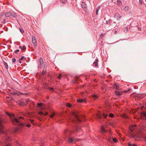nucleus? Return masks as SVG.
<instances>
[{
	"instance_id": "obj_25",
	"label": "nucleus",
	"mask_w": 146,
	"mask_h": 146,
	"mask_svg": "<svg viewBox=\"0 0 146 146\" xmlns=\"http://www.w3.org/2000/svg\"><path fill=\"white\" fill-rule=\"evenodd\" d=\"M129 7L128 6H125V8H124V10L125 11H128L129 10Z\"/></svg>"
},
{
	"instance_id": "obj_34",
	"label": "nucleus",
	"mask_w": 146,
	"mask_h": 146,
	"mask_svg": "<svg viewBox=\"0 0 146 146\" xmlns=\"http://www.w3.org/2000/svg\"><path fill=\"white\" fill-rule=\"evenodd\" d=\"M97 117L98 118H101L102 116L101 115L99 114H98L97 115Z\"/></svg>"
},
{
	"instance_id": "obj_24",
	"label": "nucleus",
	"mask_w": 146,
	"mask_h": 146,
	"mask_svg": "<svg viewBox=\"0 0 146 146\" xmlns=\"http://www.w3.org/2000/svg\"><path fill=\"white\" fill-rule=\"evenodd\" d=\"M11 16L14 17H15L16 16V15L14 13L11 12Z\"/></svg>"
},
{
	"instance_id": "obj_50",
	"label": "nucleus",
	"mask_w": 146,
	"mask_h": 146,
	"mask_svg": "<svg viewBox=\"0 0 146 146\" xmlns=\"http://www.w3.org/2000/svg\"><path fill=\"white\" fill-rule=\"evenodd\" d=\"M11 146V144L10 143H8L7 144V146Z\"/></svg>"
},
{
	"instance_id": "obj_59",
	"label": "nucleus",
	"mask_w": 146,
	"mask_h": 146,
	"mask_svg": "<svg viewBox=\"0 0 146 146\" xmlns=\"http://www.w3.org/2000/svg\"><path fill=\"white\" fill-rule=\"evenodd\" d=\"M142 129L143 130H145V129H143V128H142Z\"/></svg>"
},
{
	"instance_id": "obj_17",
	"label": "nucleus",
	"mask_w": 146,
	"mask_h": 146,
	"mask_svg": "<svg viewBox=\"0 0 146 146\" xmlns=\"http://www.w3.org/2000/svg\"><path fill=\"white\" fill-rule=\"evenodd\" d=\"M101 132L102 133H106L107 131L103 127H102L101 128Z\"/></svg>"
},
{
	"instance_id": "obj_12",
	"label": "nucleus",
	"mask_w": 146,
	"mask_h": 146,
	"mask_svg": "<svg viewBox=\"0 0 146 146\" xmlns=\"http://www.w3.org/2000/svg\"><path fill=\"white\" fill-rule=\"evenodd\" d=\"M117 5L119 7H120L122 5V2L120 0H117Z\"/></svg>"
},
{
	"instance_id": "obj_15",
	"label": "nucleus",
	"mask_w": 146,
	"mask_h": 146,
	"mask_svg": "<svg viewBox=\"0 0 146 146\" xmlns=\"http://www.w3.org/2000/svg\"><path fill=\"white\" fill-rule=\"evenodd\" d=\"M77 101L79 103H82L84 102L85 103H86V102L85 100H84L82 99H78L77 100Z\"/></svg>"
},
{
	"instance_id": "obj_46",
	"label": "nucleus",
	"mask_w": 146,
	"mask_h": 146,
	"mask_svg": "<svg viewBox=\"0 0 146 146\" xmlns=\"http://www.w3.org/2000/svg\"><path fill=\"white\" fill-rule=\"evenodd\" d=\"M19 50L18 49V50H16L15 51V53H17V52H19Z\"/></svg>"
},
{
	"instance_id": "obj_61",
	"label": "nucleus",
	"mask_w": 146,
	"mask_h": 146,
	"mask_svg": "<svg viewBox=\"0 0 146 146\" xmlns=\"http://www.w3.org/2000/svg\"><path fill=\"white\" fill-rule=\"evenodd\" d=\"M145 106H145L146 107V103H145Z\"/></svg>"
},
{
	"instance_id": "obj_42",
	"label": "nucleus",
	"mask_w": 146,
	"mask_h": 146,
	"mask_svg": "<svg viewBox=\"0 0 146 146\" xmlns=\"http://www.w3.org/2000/svg\"><path fill=\"white\" fill-rule=\"evenodd\" d=\"M113 140L114 142H117V139L115 138H113Z\"/></svg>"
},
{
	"instance_id": "obj_21",
	"label": "nucleus",
	"mask_w": 146,
	"mask_h": 146,
	"mask_svg": "<svg viewBox=\"0 0 146 146\" xmlns=\"http://www.w3.org/2000/svg\"><path fill=\"white\" fill-rule=\"evenodd\" d=\"M46 68H45L44 67L43 70L42 72V75H44L46 73Z\"/></svg>"
},
{
	"instance_id": "obj_36",
	"label": "nucleus",
	"mask_w": 146,
	"mask_h": 146,
	"mask_svg": "<svg viewBox=\"0 0 146 146\" xmlns=\"http://www.w3.org/2000/svg\"><path fill=\"white\" fill-rule=\"evenodd\" d=\"M66 106L68 107H70L71 106V105L69 103H67L66 104Z\"/></svg>"
},
{
	"instance_id": "obj_43",
	"label": "nucleus",
	"mask_w": 146,
	"mask_h": 146,
	"mask_svg": "<svg viewBox=\"0 0 146 146\" xmlns=\"http://www.w3.org/2000/svg\"><path fill=\"white\" fill-rule=\"evenodd\" d=\"M26 126L28 127H30L31 126V125L29 123H28L26 125Z\"/></svg>"
},
{
	"instance_id": "obj_48",
	"label": "nucleus",
	"mask_w": 146,
	"mask_h": 146,
	"mask_svg": "<svg viewBox=\"0 0 146 146\" xmlns=\"http://www.w3.org/2000/svg\"><path fill=\"white\" fill-rule=\"evenodd\" d=\"M139 3L141 5L142 4V3L141 1L140 0H139Z\"/></svg>"
},
{
	"instance_id": "obj_11",
	"label": "nucleus",
	"mask_w": 146,
	"mask_h": 146,
	"mask_svg": "<svg viewBox=\"0 0 146 146\" xmlns=\"http://www.w3.org/2000/svg\"><path fill=\"white\" fill-rule=\"evenodd\" d=\"M64 134L65 135L67 136H68L70 135L71 133L68 130H66L64 132Z\"/></svg>"
},
{
	"instance_id": "obj_45",
	"label": "nucleus",
	"mask_w": 146,
	"mask_h": 146,
	"mask_svg": "<svg viewBox=\"0 0 146 146\" xmlns=\"http://www.w3.org/2000/svg\"><path fill=\"white\" fill-rule=\"evenodd\" d=\"M22 49H23V50L25 49L26 48V46L25 45H23L22 47Z\"/></svg>"
},
{
	"instance_id": "obj_28",
	"label": "nucleus",
	"mask_w": 146,
	"mask_h": 146,
	"mask_svg": "<svg viewBox=\"0 0 146 146\" xmlns=\"http://www.w3.org/2000/svg\"><path fill=\"white\" fill-rule=\"evenodd\" d=\"M4 65L6 68L7 69L8 68V66L7 64L5 62L4 63Z\"/></svg>"
},
{
	"instance_id": "obj_49",
	"label": "nucleus",
	"mask_w": 146,
	"mask_h": 146,
	"mask_svg": "<svg viewBox=\"0 0 146 146\" xmlns=\"http://www.w3.org/2000/svg\"><path fill=\"white\" fill-rule=\"evenodd\" d=\"M104 34H101L100 36V37H102V36H103L104 35Z\"/></svg>"
},
{
	"instance_id": "obj_53",
	"label": "nucleus",
	"mask_w": 146,
	"mask_h": 146,
	"mask_svg": "<svg viewBox=\"0 0 146 146\" xmlns=\"http://www.w3.org/2000/svg\"><path fill=\"white\" fill-rule=\"evenodd\" d=\"M21 61H22V60H20V58L19 59V62L20 63H21Z\"/></svg>"
},
{
	"instance_id": "obj_30",
	"label": "nucleus",
	"mask_w": 146,
	"mask_h": 146,
	"mask_svg": "<svg viewBox=\"0 0 146 146\" xmlns=\"http://www.w3.org/2000/svg\"><path fill=\"white\" fill-rule=\"evenodd\" d=\"M124 31L125 33H127V32L128 31V29L127 27H125L124 28Z\"/></svg>"
},
{
	"instance_id": "obj_58",
	"label": "nucleus",
	"mask_w": 146,
	"mask_h": 146,
	"mask_svg": "<svg viewBox=\"0 0 146 146\" xmlns=\"http://www.w3.org/2000/svg\"><path fill=\"white\" fill-rule=\"evenodd\" d=\"M17 144H18L19 145H20V144H19V143H18V142H17Z\"/></svg>"
},
{
	"instance_id": "obj_33",
	"label": "nucleus",
	"mask_w": 146,
	"mask_h": 146,
	"mask_svg": "<svg viewBox=\"0 0 146 146\" xmlns=\"http://www.w3.org/2000/svg\"><path fill=\"white\" fill-rule=\"evenodd\" d=\"M130 90H131L130 89H128V90H123L122 92V93L123 92H125V93L127 92H128L129 91H130Z\"/></svg>"
},
{
	"instance_id": "obj_41",
	"label": "nucleus",
	"mask_w": 146,
	"mask_h": 146,
	"mask_svg": "<svg viewBox=\"0 0 146 146\" xmlns=\"http://www.w3.org/2000/svg\"><path fill=\"white\" fill-rule=\"evenodd\" d=\"M103 117H104L105 118H106V117L108 116V115L107 114H104V113L103 114Z\"/></svg>"
},
{
	"instance_id": "obj_5",
	"label": "nucleus",
	"mask_w": 146,
	"mask_h": 146,
	"mask_svg": "<svg viewBox=\"0 0 146 146\" xmlns=\"http://www.w3.org/2000/svg\"><path fill=\"white\" fill-rule=\"evenodd\" d=\"M79 139H75L74 138H70L68 139V141L69 143H72L74 142H75L76 141H78L79 140Z\"/></svg>"
},
{
	"instance_id": "obj_54",
	"label": "nucleus",
	"mask_w": 146,
	"mask_h": 146,
	"mask_svg": "<svg viewBox=\"0 0 146 146\" xmlns=\"http://www.w3.org/2000/svg\"><path fill=\"white\" fill-rule=\"evenodd\" d=\"M22 118H23V117H19V119H22Z\"/></svg>"
},
{
	"instance_id": "obj_20",
	"label": "nucleus",
	"mask_w": 146,
	"mask_h": 146,
	"mask_svg": "<svg viewBox=\"0 0 146 146\" xmlns=\"http://www.w3.org/2000/svg\"><path fill=\"white\" fill-rule=\"evenodd\" d=\"M5 139L6 141H10L11 139V137L7 135H6V136L5 137Z\"/></svg>"
},
{
	"instance_id": "obj_39",
	"label": "nucleus",
	"mask_w": 146,
	"mask_h": 146,
	"mask_svg": "<svg viewBox=\"0 0 146 146\" xmlns=\"http://www.w3.org/2000/svg\"><path fill=\"white\" fill-rule=\"evenodd\" d=\"M122 117L124 118H127V117L125 114H123L122 115Z\"/></svg>"
},
{
	"instance_id": "obj_26",
	"label": "nucleus",
	"mask_w": 146,
	"mask_h": 146,
	"mask_svg": "<svg viewBox=\"0 0 146 146\" xmlns=\"http://www.w3.org/2000/svg\"><path fill=\"white\" fill-rule=\"evenodd\" d=\"M114 86L116 90H118L119 89V87L117 84H115L114 85Z\"/></svg>"
},
{
	"instance_id": "obj_8",
	"label": "nucleus",
	"mask_w": 146,
	"mask_h": 146,
	"mask_svg": "<svg viewBox=\"0 0 146 146\" xmlns=\"http://www.w3.org/2000/svg\"><path fill=\"white\" fill-rule=\"evenodd\" d=\"M33 43V44L35 46H37V42L35 36H32V37Z\"/></svg>"
},
{
	"instance_id": "obj_35",
	"label": "nucleus",
	"mask_w": 146,
	"mask_h": 146,
	"mask_svg": "<svg viewBox=\"0 0 146 146\" xmlns=\"http://www.w3.org/2000/svg\"><path fill=\"white\" fill-rule=\"evenodd\" d=\"M23 59H24V60H26V58H25V57H24V56H22L21 57V58H20V60H23Z\"/></svg>"
},
{
	"instance_id": "obj_40",
	"label": "nucleus",
	"mask_w": 146,
	"mask_h": 146,
	"mask_svg": "<svg viewBox=\"0 0 146 146\" xmlns=\"http://www.w3.org/2000/svg\"><path fill=\"white\" fill-rule=\"evenodd\" d=\"M93 97L94 98V100H96L97 98V96L96 95H94L93 96Z\"/></svg>"
},
{
	"instance_id": "obj_9",
	"label": "nucleus",
	"mask_w": 146,
	"mask_h": 146,
	"mask_svg": "<svg viewBox=\"0 0 146 146\" xmlns=\"http://www.w3.org/2000/svg\"><path fill=\"white\" fill-rule=\"evenodd\" d=\"M136 126L135 125H131L129 128V130L132 132L135 129Z\"/></svg>"
},
{
	"instance_id": "obj_16",
	"label": "nucleus",
	"mask_w": 146,
	"mask_h": 146,
	"mask_svg": "<svg viewBox=\"0 0 146 146\" xmlns=\"http://www.w3.org/2000/svg\"><path fill=\"white\" fill-rule=\"evenodd\" d=\"M82 7L83 8H85L87 7V5L84 2H82L81 4Z\"/></svg>"
},
{
	"instance_id": "obj_44",
	"label": "nucleus",
	"mask_w": 146,
	"mask_h": 146,
	"mask_svg": "<svg viewBox=\"0 0 146 146\" xmlns=\"http://www.w3.org/2000/svg\"><path fill=\"white\" fill-rule=\"evenodd\" d=\"M55 115V114L54 113H53L51 115H50V118H52L53 117V116H54Z\"/></svg>"
},
{
	"instance_id": "obj_27",
	"label": "nucleus",
	"mask_w": 146,
	"mask_h": 146,
	"mask_svg": "<svg viewBox=\"0 0 146 146\" xmlns=\"http://www.w3.org/2000/svg\"><path fill=\"white\" fill-rule=\"evenodd\" d=\"M60 1L63 3H66L67 2V0H60Z\"/></svg>"
},
{
	"instance_id": "obj_38",
	"label": "nucleus",
	"mask_w": 146,
	"mask_h": 146,
	"mask_svg": "<svg viewBox=\"0 0 146 146\" xmlns=\"http://www.w3.org/2000/svg\"><path fill=\"white\" fill-rule=\"evenodd\" d=\"M62 76V75L61 74H60L58 76V78L59 79H60L61 78Z\"/></svg>"
},
{
	"instance_id": "obj_37",
	"label": "nucleus",
	"mask_w": 146,
	"mask_h": 146,
	"mask_svg": "<svg viewBox=\"0 0 146 146\" xmlns=\"http://www.w3.org/2000/svg\"><path fill=\"white\" fill-rule=\"evenodd\" d=\"M19 30H20V32L22 33H23L24 32V30L23 29L20 28V29H19Z\"/></svg>"
},
{
	"instance_id": "obj_52",
	"label": "nucleus",
	"mask_w": 146,
	"mask_h": 146,
	"mask_svg": "<svg viewBox=\"0 0 146 146\" xmlns=\"http://www.w3.org/2000/svg\"><path fill=\"white\" fill-rule=\"evenodd\" d=\"M19 48H20V49H21L22 50H23V49H22V46H19Z\"/></svg>"
},
{
	"instance_id": "obj_1",
	"label": "nucleus",
	"mask_w": 146,
	"mask_h": 146,
	"mask_svg": "<svg viewBox=\"0 0 146 146\" xmlns=\"http://www.w3.org/2000/svg\"><path fill=\"white\" fill-rule=\"evenodd\" d=\"M72 113L74 118L70 119L71 121H72L76 123H80L81 121L80 119L82 117V116H80L78 113L75 111H73Z\"/></svg>"
},
{
	"instance_id": "obj_60",
	"label": "nucleus",
	"mask_w": 146,
	"mask_h": 146,
	"mask_svg": "<svg viewBox=\"0 0 146 146\" xmlns=\"http://www.w3.org/2000/svg\"><path fill=\"white\" fill-rule=\"evenodd\" d=\"M76 130H77V131H78V129H77Z\"/></svg>"
},
{
	"instance_id": "obj_10",
	"label": "nucleus",
	"mask_w": 146,
	"mask_h": 146,
	"mask_svg": "<svg viewBox=\"0 0 146 146\" xmlns=\"http://www.w3.org/2000/svg\"><path fill=\"white\" fill-rule=\"evenodd\" d=\"M114 17L116 18L117 20H118L121 17L120 15L116 13L114 16Z\"/></svg>"
},
{
	"instance_id": "obj_14",
	"label": "nucleus",
	"mask_w": 146,
	"mask_h": 146,
	"mask_svg": "<svg viewBox=\"0 0 146 146\" xmlns=\"http://www.w3.org/2000/svg\"><path fill=\"white\" fill-rule=\"evenodd\" d=\"M98 60L97 59H96L95 61L93 63V66L94 65L95 67H97L98 66Z\"/></svg>"
},
{
	"instance_id": "obj_3",
	"label": "nucleus",
	"mask_w": 146,
	"mask_h": 146,
	"mask_svg": "<svg viewBox=\"0 0 146 146\" xmlns=\"http://www.w3.org/2000/svg\"><path fill=\"white\" fill-rule=\"evenodd\" d=\"M12 120L13 124H17L20 126L23 125V124L21 123L20 121L16 118H12Z\"/></svg>"
},
{
	"instance_id": "obj_2",
	"label": "nucleus",
	"mask_w": 146,
	"mask_h": 146,
	"mask_svg": "<svg viewBox=\"0 0 146 146\" xmlns=\"http://www.w3.org/2000/svg\"><path fill=\"white\" fill-rule=\"evenodd\" d=\"M37 108H40V111L44 110L45 109V107L44 106L43 104L42 103H38L37 104ZM38 114L40 115H43L44 113L43 112L41 111H40L38 112Z\"/></svg>"
},
{
	"instance_id": "obj_55",
	"label": "nucleus",
	"mask_w": 146,
	"mask_h": 146,
	"mask_svg": "<svg viewBox=\"0 0 146 146\" xmlns=\"http://www.w3.org/2000/svg\"><path fill=\"white\" fill-rule=\"evenodd\" d=\"M115 33H117V31H115Z\"/></svg>"
},
{
	"instance_id": "obj_56",
	"label": "nucleus",
	"mask_w": 146,
	"mask_h": 146,
	"mask_svg": "<svg viewBox=\"0 0 146 146\" xmlns=\"http://www.w3.org/2000/svg\"><path fill=\"white\" fill-rule=\"evenodd\" d=\"M33 121H34V120H33V119H32V120H31V122H33Z\"/></svg>"
},
{
	"instance_id": "obj_7",
	"label": "nucleus",
	"mask_w": 146,
	"mask_h": 146,
	"mask_svg": "<svg viewBox=\"0 0 146 146\" xmlns=\"http://www.w3.org/2000/svg\"><path fill=\"white\" fill-rule=\"evenodd\" d=\"M44 62L43 60L41 57L40 58L39 64L38 67L40 68H41L42 67L43 65Z\"/></svg>"
},
{
	"instance_id": "obj_13",
	"label": "nucleus",
	"mask_w": 146,
	"mask_h": 146,
	"mask_svg": "<svg viewBox=\"0 0 146 146\" xmlns=\"http://www.w3.org/2000/svg\"><path fill=\"white\" fill-rule=\"evenodd\" d=\"M115 94L116 95L120 96L122 94V92L115 91Z\"/></svg>"
},
{
	"instance_id": "obj_4",
	"label": "nucleus",
	"mask_w": 146,
	"mask_h": 146,
	"mask_svg": "<svg viewBox=\"0 0 146 146\" xmlns=\"http://www.w3.org/2000/svg\"><path fill=\"white\" fill-rule=\"evenodd\" d=\"M4 126L3 125V121L0 120V133H3L4 131H3Z\"/></svg>"
},
{
	"instance_id": "obj_47",
	"label": "nucleus",
	"mask_w": 146,
	"mask_h": 146,
	"mask_svg": "<svg viewBox=\"0 0 146 146\" xmlns=\"http://www.w3.org/2000/svg\"><path fill=\"white\" fill-rule=\"evenodd\" d=\"M48 112H46L45 113H44V115H45H45H47L48 114Z\"/></svg>"
},
{
	"instance_id": "obj_32",
	"label": "nucleus",
	"mask_w": 146,
	"mask_h": 146,
	"mask_svg": "<svg viewBox=\"0 0 146 146\" xmlns=\"http://www.w3.org/2000/svg\"><path fill=\"white\" fill-rule=\"evenodd\" d=\"M109 116L110 117H114V115L112 113H110Z\"/></svg>"
},
{
	"instance_id": "obj_31",
	"label": "nucleus",
	"mask_w": 146,
	"mask_h": 146,
	"mask_svg": "<svg viewBox=\"0 0 146 146\" xmlns=\"http://www.w3.org/2000/svg\"><path fill=\"white\" fill-rule=\"evenodd\" d=\"M12 60L13 63H15L16 62V59L15 58H14L12 59Z\"/></svg>"
},
{
	"instance_id": "obj_18",
	"label": "nucleus",
	"mask_w": 146,
	"mask_h": 146,
	"mask_svg": "<svg viewBox=\"0 0 146 146\" xmlns=\"http://www.w3.org/2000/svg\"><path fill=\"white\" fill-rule=\"evenodd\" d=\"M101 7L100 5L98 6L96 8V15L98 14V12L100 8Z\"/></svg>"
},
{
	"instance_id": "obj_19",
	"label": "nucleus",
	"mask_w": 146,
	"mask_h": 146,
	"mask_svg": "<svg viewBox=\"0 0 146 146\" xmlns=\"http://www.w3.org/2000/svg\"><path fill=\"white\" fill-rule=\"evenodd\" d=\"M11 12H8L5 13V16L7 17H8L11 16Z\"/></svg>"
},
{
	"instance_id": "obj_23",
	"label": "nucleus",
	"mask_w": 146,
	"mask_h": 146,
	"mask_svg": "<svg viewBox=\"0 0 146 146\" xmlns=\"http://www.w3.org/2000/svg\"><path fill=\"white\" fill-rule=\"evenodd\" d=\"M128 146H137L135 144H132L130 143H128Z\"/></svg>"
},
{
	"instance_id": "obj_57",
	"label": "nucleus",
	"mask_w": 146,
	"mask_h": 146,
	"mask_svg": "<svg viewBox=\"0 0 146 146\" xmlns=\"http://www.w3.org/2000/svg\"><path fill=\"white\" fill-rule=\"evenodd\" d=\"M138 29H139V30H141V28H138Z\"/></svg>"
},
{
	"instance_id": "obj_51",
	"label": "nucleus",
	"mask_w": 146,
	"mask_h": 146,
	"mask_svg": "<svg viewBox=\"0 0 146 146\" xmlns=\"http://www.w3.org/2000/svg\"><path fill=\"white\" fill-rule=\"evenodd\" d=\"M50 90L51 91H53L54 90V89L52 88H50Z\"/></svg>"
},
{
	"instance_id": "obj_6",
	"label": "nucleus",
	"mask_w": 146,
	"mask_h": 146,
	"mask_svg": "<svg viewBox=\"0 0 146 146\" xmlns=\"http://www.w3.org/2000/svg\"><path fill=\"white\" fill-rule=\"evenodd\" d=\"M141 117L142 119L146 120V112L143 111L141 114Z\"/></svg>"
},
{
	"instance_id": "obj_29",
	"label": "nucleus",
	"mask_w": 146,
	"mask_h": 146,
	"mask_svg": "<svg viewBox=\"0 0 146 146\" xmlns=\"http://www.w3.org/2000/svg\"><path fill=\"white\" fill-rule=\"evenodd\" d=\"M8 115L10 116L11 117H14V115L13 114H10L9 113H6Z\"/></svg>"
},
{
	"instance_id": "obj_22",
	"label": "nucleus",
	"mask_w": 146,
	"mask_h": 146,
	"mask_svg": "<svg viewBox=\"0 0 146 146\" xmlns=\"http://www.w3.org/2000/svg\"><path fill=\"white\" fill-rule=\"evenodd\" d=\"M17 103L20 105H21V106H24V104L23 102H22L21 101H18V102Z\"/></svg>"
}]
</instances>
